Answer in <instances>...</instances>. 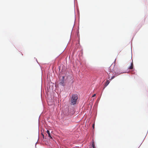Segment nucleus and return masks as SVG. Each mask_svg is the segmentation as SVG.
Instances as JSON below:
<instances>
[{"mask_svg":"<svg viewBox=\"0 0 148 148\" xmlns=\"http://www.w3.org/2000/svg\"><path fill=\"white\" fill-rule=\"evenodd\" d=\"M78 99V97L77 95H73L71 97V102H77Z\"/></svg>","mask_w":148,"mask_h":148,"instance_id":"1","label":"nucleus"},{"mask_svg":"<svg viewBox=\"0 0 148 148\" xmlns=\"http://www.w3.org/2000/svg\"><path fill=\"white\" fill-rule=\"evenodd\" d=\"M62 80L60 81V85H62V86H64L65 85V82L64 80V77L63 76L62 77Z\"/></svg>","mask_w":148,"mask_h":148,"instance_id":"2","label":"nucleus"},{"mask_svg":"<svg viewBox=\"0 0 148 148\" xmlns=\"http://www.w3.org/2000/svg\"><path fill=\"white\" fill-rule=\"evenodd\" d=\"M133 68V60H132V62H131V65L129 67L128 69H132Z\"/></svg>","mask_w":148,"mask_h":148,"instance_id":"3","label":"nucleus"},{"mask_svg":"<svg viewBox=\"0 0 148 148\" xmlns=\"http://www.w3.org/2000/svg\"><path fill=\"white\" fill-rule=\"evenodd\" d=\"M92 146L93 148H95L94 141V140H92Z\"/></svg>","mask_w":148,"mask_h":148,"instance_id":"4","label":"nucleus"},{"mask_svg":"<svg viewBox=\"0 0 148 148\" xmlns=\"http://www.w3.org/2000/svg\"><path fill=\"white\" fill-rule=\"evenodd\" d=\"M47 132L49 136L51 138H52V137L51 136L49 131V130H47Z\"/></svg>","mask_w":148,"mask_h":148,"instance_id":"5","label":"nucleus"},{"mask_svg":"<svg viewBox=\"0 0 148 148\" xmlns=\"http://www.w3.org/2000/svg\"><path fill=\"white\" fill-rule=\"evenodd\" d=\"M109 82L108 80H107L106 84V86H107L109 84Z\"/></svg>","mask_w":148,"mask_h":148,"instance_id":"6","label":"nucleus"},{"mask_svg":"<svg viewBox=\"0 0 148 148\" xmlns=\"http://www.w3.org/2000/svg\"><path fill=\"white\" fill-rule=\"evenodd\" d=\"M95 95H96V94H94L93 95V96H92V97H94L95 96Z\"/></svg>","mask_w":148,"mask_h":148,"instance_id":"7","label":"nucleus"},{"mask_svg":"<svg viewBox=\"0 0 148 148\" xmlns=\"http://www.w3.org/2000/svg\"><path fill=\"white\" fill-rule=\"evenodd\" d=\"M114 77V76H113L111 78V79H113Z\"/></svg>","mask_w":148,"mask_h":148,"instance_id":"8","label":"nucleus"},{"mask_svg":"<svg viewBox=\"0 0 148 148\" xmlns=\"http://www.w3.org/2000/svg\"><path fill=\"white\" fill-rule=\"evenodd\" d=\"M71 103H72H72H71V105H72V104L74 105V104H75L76 103H73L74 102H71Z\"/></svg>","mask_w":148,"mask_h":148,"instance_id":"9","label":"nucleus"},{"mask_svg":"<svg viewBox=\"0 0 148 148\" xmlns=\"http://www.w3.org/2000/svg\"><path fill=\"white\" fill-rule=\"evenodd\" d=\"M93 128H94V124H93Z\"/></svg>","mask_w":148,"mask_h":148,"instance_id":"10","label":"nucleus"},{"mask_svg":"<svg viewBox=\"0 0 148 148\" xmlns=\"http://www.w3.org/2000/svg\"><path fill=\"white\" fill-rule=\"evenodd\" d=\"M48 105H51V104H49V103H48Z\"/></svg>","mask_w":148,"mask_h":148,"instance_id":"11","label":"nucleus"},{"mask_svg":"<svg viewBox=\"0 0 148 148\" xmlns=\"http://www.w3.org/2000/svg\"><path fill=\"white\" fill-rule=\"evenodd\" d=\"M111 66L110 67V69H111Z\"/></svg>","mask_w":148,"mask_h":148,"instance_id":"12","label":"nucleus"},{"mask_svg":"<svg viewBox=\"0 0 148 148\" xmlns=\"http://www.w3.org/2000/svg\"><path fill=\"white\" fill-rule=\"evenodd\" d=\"M132 56H131V59H132Z\"/></svg>","mask_w":148,"mask_h":148,"instance_id":"13","label":"nucleus"}]
</instances>
